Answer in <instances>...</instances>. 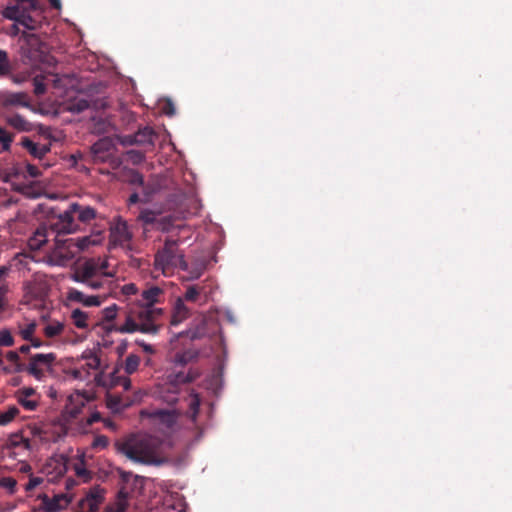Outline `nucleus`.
<instances>
[{
	"mask_svg": "<svg viewBox=\"0 0 512 512\" xmlns=\"http://www.w3.org/2000/svg\"><path fill=\"white\" fill-rule=\"evenodd\" d=\"M165 292L158 286H151L143 290L140 298L137 299V307L131 309L122 325H111L108 331H115L121 334L140 332L143 334L156 335L162 324L159 323L164 311L155 305L164 301Z\"/></svg>",
	"mask_w": 512,
	"mask_h": 512,
	"instance_id": "1",
	"label": "nucleus"
},
{
	"mask_svg": "<svg viewBox=\"0 0 512 512\" xmlns=\"http://www.w3.org/2000/svg\"><path fill=\"white\" fill-rule=\"evenodd\" d=\"M76 215L79 222L86 224L90 223L96 218L97 212L90 206H84L79 203H72L69 205V208L66 211L52 219L50 223L51 232L55 233L56 235L71 234L76 232L79 227L75 220Z\"/></svg>",
	"mask_w": 512,
	"mask_h": 512,
	"instance_id": "2",
	"label": "nucleus"
},
{
	"mask_svg": "<svg viewBox=\"0 0 512 512\" xmlns=\"http://www.w3.org/2000/svg\"><path fill=\"white\" fill-rule=\"evenodd\" d=\"M117 449L135 462L149 464L156 461L157 455L154 440L151 437L145 436L118 443Z\"/></svg>",
	"mask_w": 512,
	"mask_h": 512,
	"instance_id": "3",
	"label": "nucleus"
},
{
	"mask_svg": "<svg viewBox=\"0 0 512 512\" xmlns=\"http://www.w3.org/2000/svg\"><path fill=\"white\" fill-rule=\"evenodd\" d=\"M155 270L161 271L164 275L171 272L175 267L187 270L188 264L184 256L178 252L177 240L166 239L164 247L155 254Z\"/></svg>",
	"mask_w": 512,
	"mask_h": 512,
	"instance_id": "4",
	"label": "nucleus"
},
{
	"mask_svg": "<svg viewBox=\"0 0 512 512\" xmlns=\"http://www.w3.org/2000/svg\"><path fill=\"white\" fill-rule=\"evenodd\" d=\"M100 240L92 236H83L77 238H68L57 240L53 256L57 258L58 264H64L71 260L78 253L88 249L90 246L99 244Z\"/></svg>",
	"mask_w": 512,
	"mask_h": 512,
	"instance_id": "5",
	"label": "nucleus"
},
{
	"mask_svg": "<svg viewBox=\"0 0 512 512\" xmlns=\"http://www.w3.org/2000/svg\"><path fill=\"white\" fill-rule=\"evenodd\" d=\"M201 375L197 368H190L188 372L177 371L171 372L167 375V380L161 388V397L168 404H175L178 401L179 386L186 383H191Z\"/></svg>",
	"mask_w": 512,
	"mask_h": 512,
	"instance_id": "6",
	"label": "nucleus"
},
{
	"mask_svg": "<svg viewBox=\"0 0 512 512\" xmlns=\"http://www.w3.org/2000/svg\"><path fill=\"white\" fill-rule=\"evenodd\" d=\"M20 55L24 63H41L46 57L45 43L37 34L23 31L19 37Z\"/></svg>",
	"mask_w": 512,
	"mask_h": 512,
	"instance_id": "7",
	"label": "nucleus"
},
{
	"mask_svg": "<svg viewBox=\"0 0 512 512\" xmlns=\"http://www.w3.org/2000/svg\"><path fill=\"white\" fill-rule=\"evenodd\" d=\"M72 279L92 290L103 289L109 284L107 279H102L95 257L84 261L72 274Z\"/></svg>",
	"mask_w": 512,
	"mask_h": 512,
	"instance_id": "8",
	"label": "nucleus"
},
{
	"mask_svg": "<svg viewBox=\"0 0 512 512\" xmlns=\"http://www.w3.org/2000/svg\"><path fill=\"white\" fill-rule=\"evenodd\" d=\"M2 16L12 20L28 30H36L41 25L40 6L37 9H27L20 11L15 7H5L2 10Z\"/></svg>",
	"mask_w": 512,
	"mask_h": 512,
	"instance_id": "9",
	"label": "nucleus"
},
{
	"mask_svg": "<svg viewBox=\"0 0 512 512\" xmlns=\"http://www.w3.org/2000/svg\"><path fill=\"white\" fill-rule=\"evenodd\" d=\"M31 106V98L27 92L0 90V109L3 116L19 108H31Z\"/></svg>",
	"mask_w": 512,
	"mask_h": 512,
	"instance_id": "10",
	"label": "nucleus"
},
{
	"mask_svg": "<svg viewBox=\"0 0 512 512\" xmlns=\"http://www.w3.org/2000/svg\"><path fill=\"white\" fill-rule=\"evenodd\" d=\"M56 361L54 353H37L30 357L29 363L26 365L25 372L33 376L37 380H42L47 371L51 370Z\"/></svg>",
	"mask_w": 512,
	"mask_h": 512,
	"instance_id": "11",
	"label": "nucleus"
},
{
	"mask_svg": "<svg viewBox=\"0 0 512 512\" xmlns=\"http://www.w3.org/2000/svg\"><path fill=\"white\" fill-rule=\"evenodd\" d=\"M132 239L127 222L117 218L110 227V241L115 246L127 247Z\"/></svg>",
	"mask_w": 512,
	"mask_h": 512,
	"instance_id": "12",
	"label": "nucleus"
},
{
	"mask_svg": "<svg viewBox=\"0 0 512 512\" xmlns=\"http://www.w3.org/2000/svg\"><path fill=\"white\" fill-rule=\"evenodd\" d=\"M5 123L18 132H32L35 130L34 123L30 122L23 115L16 112H9L3 116Z\"/></svg>",
	"mask_w": 512,
	"mask_h": 512,
	"instance_id": "13",
	"label": "nucleus"
},
{
	"mask_svg": "<svg viewBox=\"0 0 512 512\" xmlns=\"http://www.w3.org/2000/svg\"><path fill=\"white\" fill-rule=\"evenodd\" d=\"M70 500L65 495H56L49 498L47 495L41 496V507L46 512H57L64 509Z\"/></svg>",
	"mask_w": 512,
	"mask_h": 512,
	"instance_id": "14",
	"label": "nucleus"
},
{
	"mask_svg": "<svg viewBox=\"0 0 512 512\" xmlns=\"http://www.w3.org/2000/svg\"><path fill=\"white\" fill-rule=\"evenodd\" d=\"M191 316V309L185 304L183 299L177 298L173 305L170 324L177 326Z\"/></svg>",
	"mask_w": 512,
	"mask_h": 512,
	"instance_id": "15",
	"label": "nucleus"
},
{
	"mask_svg": "<svg viewBox=\"0 0 512 512\" xmlns=\"http://www.w3.org/2000/svg\"><path fill=\"white\" fill-rule=\"evenodd\" d=\"M150 417L165 427L172 428L178 420V413L172 409H155L150 413Z\"/></svg>",
	"mask_w": 512,
	"mask_h": 512,
	"instance_id": "16",
	"label": "nucleus"
},
{
	"mask_svg": "<svg viewBox=\"0 0 512 512\" xmlns=\"http://www.w3.org/2000/svg\"><path fill=\"white\" fill-rule=\"evenodd\" d=\"M21 145L24 149H26L31 156L37 159H42L48 152H50V145L48 144H38L33 142L28 137H23L21 140Z\"/></svg>",
	"mask_w": 512,
	"mask_h": 512,
	"instance_id": "17",
	"label": "nucleus"
},
{
	"mask_svg": "<svg viewBox=\"0 0 512 512\" xmlns=\"http://www.w3.org/2000/svg\"><path fill=\"white\" fill-rule=\"evenodd\" d=\"M68 299L74 302L82 303L87 307L100 306L102 301L99 296H87L84 292L77 289H70L68 292Z\"/></svg>",
	"mask_w": 512,
	"mask_h": 512,
	"instance_id": "18",
	"label": "nucleus"
},
{
	"mask_svg": "<svg viewBox=\"0 0 512 512\" xmlns=\"http://www.w3.org/2000/svg\"><path fill=\"white\" fill-rule=\"evenodd\" d=\"M68 400L69 402L66 405V412L70 417L77 418L85 406L86 399L82 394L78 393L76 395H71Z\"/></svg>",
	"mask_w": 512,
	"mask_h": 512,
	"instance_id": "19",
	"label": "nucleus"
},
{
	"mask_svg": "<svg viewBox=\"0 0 512 512\" xmlns=\"http://www.w3.org/2000/svg\"><path fill=\"white\" fill-rule=\"evenodd\" d=\"M6 359L11 363L10 366L3 367V371L7 374L25 372L26 364L22 363L18 352L9 351L6 353Z\"/></svg>",
	"mask_w": 512,
	"mask_h": 512,
	"instance_id": "20",
	"label": "nucleus"
},
{
	"mask_svg": "<svg viewBox=\"0 0 512 512\" xmlns=\"http://www.w3.org/2000/svg\"><path fill=\"white\" fill-rule=\"evenodd\" d=\"M156 137L157 134L155 133V131L151 127L146 126L142 129H139L134 134V141L138 142L140 145L154 146Z\"/></svg>",
	"mask_w": 512,
	"mask_h": 512,
	"instance_id": "21",
	"label": "nucleus"
},
{
	"mask_svg": "<svg viewBox=\"0 0 512 512\" xmlns=\"http://www.w3.org/2000/svg\"><path fill=\"white\" fill-rule=\"evenodd\" d=\"M71 320L72 323L78 328V329H88L89 324V314L85 311H82L79 308L73 309L71 312Z\"/></svg>",
	"mask_w": 512,
	"mask_h": 512,
	"instance_id": "22",
	"label": "nucleus"
},
{
	"mask_svg": "<svg viewBox=\"0 0 512 512\" xmlns=\"http://www.w3.org/2000/svg\"><path fill=\"white\" fill-rule=\"evenodd\" d=\"M48 232L46 228H39L29 239L28 245L33 250H39L47 242Z\"/></svg>",
	"mask_w": 512,
	"mask_h": 512,
	"instance_id": "23",
	"label": "nucleus"
},
{
	"mask_svg": "<svg viewBox=\"0 0 512 512\" xmlns=\"http://www.w3.org/2000/svg\"><path fill=\"white\" fill-rule=\"evenodd\" d=\"M199 353L195 350H185L183 352H178L174 356V364L176 366L184 367L185 365L193 362L198 358Z\"/></svg>",
	"mask_w": 512,
	"mask_h": 512,
	"instance_id": "24",
	"label": "nucleus"
},
{
	"mask_svg": "<svg viewBox=\"0 0 512 512\" xmlns=\"http://www.w3.org/2000/svg\"><path fill=\"white\" fill-rule=\"evenodd\" d=\"M14 71V65L11 62L8 52L0 49V79L11 76Z\"/></svg>",
	"mask_w": 512,
	"mask_h": 512,
	"instance_id": "25",
	"label": "nucleus"
},
{
	"mask_svg": "<svg viewBox=\"0 0 512 512\" xmlns=\"http://www.w3.org/2000/svg\"><path fill=\"white\" fill-rule=\"evenodd\" d=\"M203 290L204 288L202 286L189 285L187 286L185 293L179 298L183 299L184 302L197 303L201 298Z\"/></svg>",
	"mask_w": 512,
	"mask_h": 512,
	"instance_id": "26",
	"label": "nucleus"
},
{
	"mask_svg": "<svg viewBox=\"0 0 512 512\" xmlns=\"http://www.w3.org/2000/svg\"><path fill=\"white\" fill-rule=\"evenodd\" d=\"M89 101L85 98H75L70 100L66 105V110L71 113H81L89 108Z\"/></svg>",
	"mask_w": 512,
	"mask_h": 512,
	"instance_id": "27",
	"label": "nucleus"
},
{
	"mask_svg": "<svg viewBox=\"0 0 512 512\" xmlns=\"http://www.w3.org/2000/svg\"><path fill=\"white\" fill-rule=\"evenodd\" d=\"M37 328V323L35 321H31L25 325H18V334L21 336L23 340L29 341L32 340L34 333Z\"/></svg>",
	"mask_w": 512,
	"mask_h": 512,
	"instance_id": "28",
	"label": "nucleus"
},
{
	"mask_svg": "<svg viewBox=\"0 0 512 512\" xmlns=\"http://www.w3.org/2000/svg\"><path fill=\"white\" fill-rule=\"evenodd\" d=\"M140 357L136 354H130L126 357L124 362V370L127 374H133L137 371L140 365Z\"/></svg>",
	"mask_w": 512,
	"mask_h": 512,
	"instance_id": "29",
	"label": "nucleus"
},
{
	"mask_svg": "<svg viewBox=\"0 0 512 512\" xmlns=\"http://www.w3.org/2000/svg\"><path fill=\"white\" fill-rule=\"evenodd\" d=\"M8 445L12 448L19 447L24 445L25 448L30 447V442L27 438H25L22 433L16 432L12 433L8 438Z\"/></svg>",
	"mask_w": 512,
	"mask_h": 512,
	"instance_id": "30",
	"label": "nucleus"
},
{
	"mask_svg": "<svg viewBox=\"0 0 512 512\" xmlns=\"http://www.w3.org/2000/svg\"><path fill=\"white\" fill-rule=\"evenodd\" d=\"M6 7H15L20 11H24L27 9H37L38 1L37 0H12Z\"/></svg>",
	"mask_w": 512,
	"mask_h": 512,
	"instance_id": "31",
	"label": "nucleus"
},
{
	"mask_svg": "<svg viewBox=\"0 0 512 512\" xmlns=\"http://www.w3.org/2000/svg\"><path fill=\"white\" fill-rule=\"evenodd\" d=\"M64 331V324L61 322H52L44 328V334L48 338L59 336Z\"/></svg>",
	"mask_w": 512,
	"mask_h": 512,
	"instance_id": "32",
	"label": "nucleus"
},
{
	"mask_svg": "<svg viewBox=\"0 0 512 512\" xmlns=\"http://www.w3.org/2000/svg\"><path fill=\"white\" fill-rule=\"evenodd\" d=\"M14 140V134L0 126V144L3 151H9Z\"/></svg>",
	"mask_w": 512,
	"mask_h": 512,
	"instance_id": "33",
	"label": "nucleus"
},
{
	"mask_svg": "<svg viewBox=\"0 0 512 512\" xmlns=\"http://www.w3.org/2000/svg\"><path fill=\"white\" fill-rule=\"evenodd\" d=\"M20 413L16 406H11L6 412L0 414V426H6L11 423Z\"/></svg>",
	"mask_w": 512,
	"mask_h": 512,
	"instance_id": "34",
	"label": "nucleus"
},
{
	"mask_svg": "<svg viewBox=\"0 0 512 512\" xmlns=\"http://www.w3.org/2000/svg\"><path fill=\"white\" fill-rule=\"evenodd\" d=\"M159 215L151 210H144L140 213L139 219L145 224V225H152L156 227L158 222Z\"/></svg>",
	"mask_w": 512,
	"mask_h": 512,
	"instance_id": "35",
	"label": "nucleus"
},
{
	"mask_svg": "<svg viewBox=\"0 0 512 512\" xmlns=\"http://www.w3.org/2000/svg\"><path fill=\"white\" fill-rule=\"evenodd\" d=\"M200 403H201V400H200L199 395L198 394H192L191 395V399H190V403H189L188 414H189V416L191 417V419L193 421L196 420V417H197V415L199 413Z\"/></svg>",
	"mask_w": 512,
	"mask_h": 512,
	"instance_id": "36",
	"label": "nucleus"
},
{
	"mask_svg": "<svg viewBox=\"0 0 512 512\" xmlns=\"http://www.w3.org/2000/svg\"><path fill=\"white\" fill-rule=\"evenodd\" d=\"M95 258L98 263V268L101 273L102 279L114 277L115 272L108 270V267H109L108 260L106 258H101V257H95Z\"/></svg>",
	"mask_w": 512,
	"mask_h": 512,
	"instance_id": "37",
	"label": "nucleus"
},
{
	"mask_svg": "<svg viewBox=\"0 0 512 512\" xmlns=\"http://www.w3.org/2000/svg\"><path fill=\"white\" fill-rule=\"evenodd\" d=\"M100 503L83 498L79 502V508L81 512H98Z\"/></svg>",
	"mask_w": 512,
	"mask_h": 512,
	"instance_id": "38",
	"label": "nucleus"
},
{
	"mask_svg": "<svg viewBox=\"0 0 512 512\" xmlns=\"http://www.w3.org/2000/svg\"><path fill=\"white\" fill-rule=\"evenodd\" d=\"M106 401L107 406L111 409H120L128 406V404L123 403L122 398L117 395L107 394Z\"/></svg>",
	"mask_w": 512,
	"mask_h": 512,
	"instance_id": "39",
	"label": "nucleus"
},
{
	"mask_svg": "<svg viewBox=\"0 0 512 512\" xmlns=\"http://www.w3.org/2000/svg\"><path fill=\"white\" fill-rule=\"evenodd\" d=\"M85 498L101 504L104 501V490L98 486L93 487L89 490Z\"/></svg>",
	"mask_w": 512,
	"mask_h": 512,
	"instance_id": "40",
	"label": "nucleus"
},
{
	"mask_svg": "<svg viewBox=\"0 0 512 512\" xmlns=\"http://www.w3.org/2000/svg\"><path fill=\"white\" fill-rule=\"evenodd\" d=\"M17 402L27 411H34L38 407V400L30 399L28 397H16Z\"/></svg>",
	"mask_w": 512,
	"mask_h": 512,
	"instance_id": "41",
	"label": "nucleus"
},
{
	"mask_svg": "<svg viewBox=\"0 0 512 512\" xmlns=\"http://www.w3.org/2000/svg\"><path fill=\"white\" fill-rule=\"evenodd\" d=\"M110 145H111V143L108 139H100L99 141H97L96 143H94L92 145V152L94 154L103 153V152L109 150Z\"/></svg>",
	"mask_w": 512,
	"mask_h": 512,
	"instance_id": "42",
	"label": "nucleus"
},
{
	"mask_svg": "<svg viewBox=\"0 0 512 512\" xmlns=\"http://www.w3.org/2000/svg\"><path fill=\"white\" fill-rule=\"evenodd\" d=\"M117 310H118V307L116 304H112L111 306L103 309L102 310L103 320L106 322H111V321L115 320V318L117 317Z\"/></svg>",
	"mask_w": 512,
	"mask_h": 512,
	"instance_id": "43",
	"label": "nucleus"
},
{
	"mask_svg": "<svg viewBox=\"0 0 512 512\" xmlns=\"http://www.w3.org/2000/svg\"><path fill=\"white\" fill-rule=\"evenodd\" d=\"M14 344V339L11 335V332L7 329H3L0 331V346L2 347H10Z\"/></svg>",
	"mask_w": 512,
	"mask_h": 512,
	"instance_id": "44",
	"label": "nucleus"
},
{
	"mask_svg": "<svg viewBox=\"0 0 512 512\" xmlns=\"http://www.w3.org/2000/svg\"><path fill=\"white\" fill-rule=\"evenodd\" d=\"M172 225V218L168 216H163L158 218V222L155 228L161 231H169Z\"/></svg>",
	"mask_w": 512,
	"mask_h": 512,
	"instance_id": "45",
	"label": "nucleus"
},
{
	"mask_svg": "<svg viewBox=\"0 0 512 512\" xmlns=\"http://www.w3.org/2000/svg\"><path fill=\"white\" fill-rule=\"evenodd\" d=\"M33 86H34V90L33 91H34V94L36 96H41V95H43L46 92V85H45V83L43 82L42 79H39L38 77L34 78Z\"/></svg>",
	"mask_w": 512,
	"mask_h": 512,
	"instance_id": "46",
	"label": "nucleus"
},
{
	"mask_svg": "<svg viewBox=\"0 0 512 512\" xmlns=\"http://www.w3.org/2000/svg\"><path fill=\"white\" fill-rule=\"evenodd\" d=\"M17 482L12 477H4L0 480V486L8 489L10 492H14L16 488Z\"/></svg>",
	"mask_w": 512,
	"mask_h": 512,
	"instance_id": "47",
	"label": "nucleus"
},
{
	"mask_svg": "<svg viewBox=\"0 0 512 512\" xmlns=\"http://www.w3.org/2000/svg\"><path fill=\"white\" fill-rule=\"evenodd\" d=\"M43 482V478L41 477H34V476H31L28 483L25 485V490L27 492L29 491H32L33 489H35L37 486H39L40 484H42Z\"/></svg>",
	"mask_w": 512,
	"mask_h": 512,
	"instance_id": "48",
	"label": "nucleus"
},
{
	"mask_svg": "<svg viewBox=\"0 0 512 512\" xmlns=\"http://www.w3.org/2000/svg\"><path fill=\"white\" fill-rule=\"evenodd\" d=\"M128 155L130 156V158H131V160H132V162L134 164L141 163L144 160V158H145V156H144V154L142 152L135 151V150L129 151Z\"/></svg>",
	"mask_w": 512,
	"mask_h": 512,
	"instance_id": "49",
	"label": "nucleus"
},
{
	"mask_svg": "<svg viewBox=\"0 0 512 512\" xmlns=\"http://www.w3.org/2000/svg\"><path fill=\"white\" fill-rule=\"evenodd\" d=\"M108 443H109V440L106 436L99 435V436L95 437L92 445H93V447L105 448V447H107Z\"/></svg>",
	"mask_w": 512,
	"mask_h": 512,
	"instance_id": "50",
	"label": "nucleus"
},
{
	"mask_svg": "<svg viewBox=\"0 0 512 512\" xmlns=\"http://www.w3.org/2000/svg\"><path fill=\"white\" fill-rule=\"evenodd\" d=\"M36 394L35 389L32 387H26L16 392V397H32Z\"/></svg>",
	"mask_w": 512,
	"mask_h": 512,
	"instance_id": "51",
	"label": "nucleus"
},
{
	"mask_svg": "<svg viewBox=\"0 0 512 512\" xmlns=\"http://www.w3.org/2000/svg\"><path fill=\"white\" fill-rule=\"evenodd\" d=\"M26 173L32 178H37L40 175V170L37 166L33 164H27Z\"/></svg>",
	"mask_w": 512,
	"mask_h": 512,
	"instance_id": "52",
	"label": "nucleus"
},
{
	"mask_svg": "<svg viewBox=\"0 0 512 512\" xmlns=\"http://www.w3.org/2000/svg\"><path fill=\"white\" fill-rule=\"evenodd\" d=\"M123 293L126 295H134L137 293V286L133 283H129L123 286Z\"/></svg>",
	"mask_w": 512,
	"mask_h": 512,
	"instance_id": "53",
	"label": "nucleus"
},
{
	"mask_svg": "<svg viewBox=\"0 0 512 512\" xmlns=\"http://www.w3.org/2000/svg\"><path fill=\"white\" fill-rule=\"evenodd\" d=\"M136 344L139 345L140 347H142L143 351L148 353V354H153L155 353V349L153 348L152 345L150 344H147L145 343L144 341H136Z\"/></svg>",
	"mask_w": 512,
	"mask_h": 512,
	"instance_id": "54",
	"label": "nucleus"
},
{
	"mask_svg": "<svg viewBox=\"0 0 512 512\" xmlns=\"http://www.w3.org/2000/svg\"><path fill=\"white\" fill-rule=\"evenodd\" d=\"M7 292V288L5 286L0 287V313L4 310L6 305L5 294Z\"/></svg>",
	"mask_w": 512,
	"mask_h": 512,
	"instance_id": "55",
	"label": "nucleus"
},
{
	"mask_svg": "<svg viewBox=\"0 0 512 512\" xmlns=\"http://www.w3.org/2000/svg\"><path fill=\"white\" fill-rule=\"evenodd\" d=\"M118 385H120L125 391H128L131 388V380L128 377L120 378L118 380Z\"/></svg>",
	"mask_w": 512,
	"mask_h": 512,
	"instance_id": "56",
	"label": "nucleus"
},
{
	"mask_svg": "<svg viewBox=\"0 0 512 512\" xmlns=\"http://www.w3.org/2000/svg\"><path fill=\"white\" fill-rule=\"evenodd\" d=\"M120 478L123 483H128L133 474L124 470H119Z\"/></svg>",
	"mask_w": 512,
	"mask_h": 512,
	"instance_id": "57",
	"label": "nucleus"
},
{
	"mask_svg": "<svg viewBox=\"0 0 512 512\" xmlns=\"http://www.w3.org/2000/svg\"><path fill=\"white\" fill-rule=\"evenodd\" d=\"M100 365V359L98 357H92L87 363V366L91 369H97Z\"/></svg>",
	"mask_w": 512,
	"mask_h": 512,
	"instance_id": "58",
	"label": "nucleus"
},
{
	"mask_svg": "<svg viewBox=\"0 0 512 512\" xmlns=\"http://www.w3.org/2000/svg\"><path fill=\"white\" fill-rule=\"evenodd\" d=\"M101 419V416H100V413L99 412H94L90 415V417L87 419V423L89 425L93 424V423H96L98 421H100Z\"/></svg>",
	"mask_w": 512,
	"mask_h": 512,
	"instance_id": "59",
	"label": "nucleus"
},
{
	"mask_svg": "<svg viewBox=\"0 0 512 512\" xmlns=\"http://www.w3.org/2000/svg\"><path fill=\"white\" fill-rule=\"evenodd\" d=\"M123 145H134L139 144L138 142L134 141V134L133 135H127L122 140Z\"/></svg>",
	"mask_w": 512,
	"mask_h": 512,
	"instance_id": "60",
	"label": "nucleus"
},
{
	"mask_svg": "<svg viewBox=\"0 0 512 512\" xmlns=\"http://www.w3.org/2000/svg\"><path fill=\"white\" fill-rule=\"evenodd\" d=\"M174 106L171 102H168L167 105L164 107V112L167 115H173L174 114Z\"/></svg>",
	"mask_w": 512,
	"mask_h": 512,
	"instance_id": "61",
	"label": "nucleus"
},
{
	"mask_svg": "<svg viewBox=\"0 0 512 512\" xmlns=\"http://www.w3.org/2000/svg\"><path fill=\"white\" fill-rule=\"evenodd\" d=\"M71 375L73 376L74 379H78V380L83 379L82 371L80 369H73L71 371Z\"/></svg>",
	"mask_w": 512,
	"mask_h": 512,
	"instance_id": "62",
	"label": "nucleus"
},
{
	"mask_svg": "<svg viewBox=\"0 0 512 512\" xmlns=\"http://www.w3.org/2000/svg\"><path fill=\"white\" fill-rule=\"evenodd\" d=\"M7 78H9L15 84H20L23 81L19 75H15L13 72L11 73V76H8Z\"/></svg>",
	"mask_w": 512,
	"mask_h": 512,
	"instance_id": "63",
	"label": "nucleus"
},
{
	"mask_svg": "<svg viewBox=\"0 0 512 512\" xmlns=\"http://www.w3.org/2000/svg\"><path fill=\"white\" fill-rule=\"evenodd\" d=\"M31 342V347L39 348L43 345V342L40 339L32 337V340H29Z\"/></svg>",
	"mask_w": 512,
	"mask_h": 512,
	"instance_id": "64",
	"label": "nucleus"
}]
</instances>
